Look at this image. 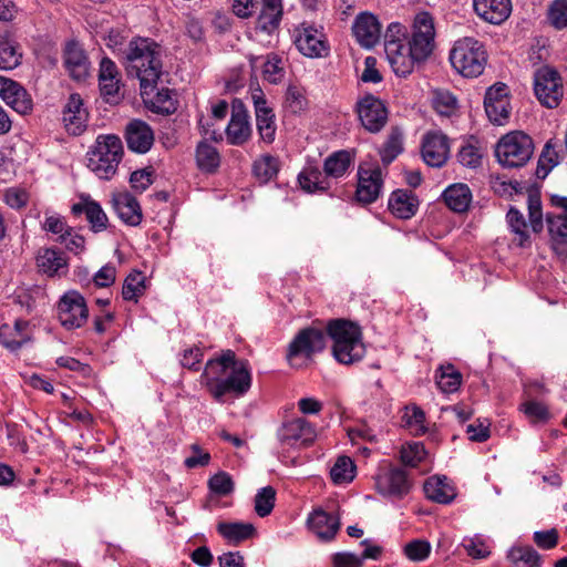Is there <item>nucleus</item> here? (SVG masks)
Wrapping results in <instances>:
<instances>
[{"mask_svg": "<svg viewBox=\"0 0 567 567\" xmlns=\"http://www.w3.org/2000/svg\"><path fill=\"white\" fill-rule=\"evenodd\" d=\"M275 502V488L271 486H265L260 488L255 496L254 509L259 517H266L272 512Z\"/></svg>", "mask_w": 567, "mask_h": 567, "instance_id": "3c124183", "label": "nucleus"}, {"mask_svg": "<svg viewBox=\"0 0 567 567\" xmlns=\"http://www.w3.org/2000/svg\"><path fill=\"white\" fill-rule=\"evenodd\" d=\"M388 207L395 217L409 219L415 215L419 200L412 192L398 189L391 194Z\"/></svg>", "mask_w": 567, "mask_h": 567, "instance_id": "c756f323", "label": "nucleus"}, {"mask_svg": "<svg viewBox=\"0 0 567 567\" xmlns=\"http://www.w3.org/2000/svg\"><path fill=\"white\" fill-rule=\"evenodd\" d=\"M352 163L353 156L349 151H337L324 159L323 172L328 178H340L346 175Z\"/></svg>", "mask_w": 567, "mask_h": 567, "instance_id": "c9c22d12", "label": "nucleus"}, {"mask_svg": "<svg viewBox=\"0 0 567 567\" xmlns=\"http://www.w3.org/2000/svg\"><path fill=\"white\" fill-rule=\"evenodd\" d=\"M196 162L205 172H214L220 163L217 150L206 142H200L196 148Z\"/></svg>", "mask_w": 567, "mask_h": 567, "instance_id": "49530a36", "label": "nucleus"}, {"mask_svg": "<svg viewBox=\"0 0 567 567\" xmlns=\"http://www.w3.org/2000/svg\"><path fill=\"white\" fill-rule=\"evenodd\" d=\"M27 328L28 322L22 320H17L13 327L2 326L0 328V343L11 351L20 349L29 340L25 332Z\"/></svg>", "mask_w": 567, "mask_h": 567, "instance_id": "72a5a7b5", "label": "nucleus"}, {"mask_svg": "<svg viewBox=\"0 0 567 567\" xmlns=\"http://www.w3.org/2000/svg\"><path fill=\"white\" fill-rule=\"evenodd\" d=\"M404 38L405 29L401 23L389 24L384 35V52L393 71L420 68L432 54L435 29L430 13H417L413 21L411 38L408 42H404Z\"/></svg>", "mask_w": 567, "mask_h": 567, "instance_id": "f257e3e1", "label": "nucleus"}, {"mask_svg": "<svg viewBox=\"0 0 567 567\" xmlns=\"http://www.w3.org/2000/svg\"><path fill=\"white\" fill-rule=\"evenodd\" d=\"M117 75L118 73H100L99 76L101 95L110 104H117L123 97Z\"/></svg>", "mask_w": 567, "mask_h": 567, "instance_id": "4c0bfd02", "label": "nucleus"}, {"mask_svg": "<svg viewBox=\"0 0 567 567\" xmlns=\"http://www.w3.org/2000/svg\"><path fill=\"white\" fill-rule=\"evenodd\" d=\"M403 551L410 560L423 561L431 553V544L424 539H414L404 546Z\"/></svg>", "mask_w": 567, "mask_h": 567, "instance_id": "680f3d73", "label": "nucleus"}, {"mask_svg": "<svg viewBox=\"0 0 567 567\" xmlns=\"http://www.w3.org/2000/svg\"><path fill=\"white\" fill-rule=\"evenodd\" d=\"M295 44L308 58H321L329 51L322 32L305 23L295 29Z\"/></svg>", "mask_w": 567, "mask_h": 567, "instance_id": "f3484780", "label": "nucleus"}, {"mask_svg": "<svg viewBox=\"0 0 567 567\" xmlns=\"http://www.w3.org/2000/svg\"><path fill=\"white\" fill-rule=\"evenodd\" d=\"M550 24L558 29L567 28V0H555L548 9Z\"/></svg>", "mask_w": 567, "mask_h": 567, "instance_id": "052dcab7", "label": "nucleus"}, {"mask_svg": "<svg viewBox=\"0 0 567 567\" xmlns=\"http://www.w3.org/2000/svg\"><path fill=\"white\" fill-rule=\"evenodd\" d=\"M495 157L506 168L525 166L533 156V140L522 131L503 135L495 145Z\"/></svg>", "mask_w": 567, "mask_h": 567, "instance_id": "423d86ee", "label": "nucleus"}, {"mask_svg": "<svg viewBox=\"0 0 567 567\" xmlns=\"http://www.w3.org/2000/svg\"><path fill=\"white\" fill-rule=\"evenodd\" d=\"M153 173L151 167L133 172L130 177L132 188L137 193L145 192L153 184Z\"/></svg>", "mask_w": 567, "mask_h": 567, "instance_id": "69168bd1", "label": "nucleus"}, {"mask_svg": "<svg viewBox=\"0 0 567 567\" xmlns=\"http://www.w3.org/2000/svg\"><path fill=\"white\" fill-rule=\"evenodd\" d=\"M217 532L229 543L239 544L256 534V528L250 523L221 522L217 525Z\"/></svg>", "mask_w": 567, "mask_h": 567, "instance_id": "f704fd0d", "label": "nucleus"}, {"mask_svg": "<svg viewBox=\"0 0 567 567\" xmlns=\"http://www.w3.org/2000/svg\"><path fill=\"white\" fill-rule=\"evenodd\" d=\"M284 14L282 0H261L257 29L271 34L278 30Z\"/></svg>", "mask_w": 567, "mask_h": 567, "instance_id": "c85d7f7f", "label": "nucleus"}, {"mask_svg": "<svg viewBox=\"0 0 567 567\" xmlns=\"http://www.w3.org/2000/svg\"><path fill=\"white\" fill-rule=\"evenodd\" d=\"M410 487L406 473L401 468H382L375 475V488L383 496L401 498L409 493Z\"/></svg>", "mask_w": 567, "mask_h": 567, "instance_id": "6ab92c4d", "label": "nucleus"}, {"mask_svg": "<svg viewBox=\"0 0 567 567\" xmlns=\"http://www.w3.org/2000/svg\"><path fill=\"white\" fill-rule=\"evenodd\" d=\"M520 410L533 422H546L549 419V411L545 404L537 401H528L520 405Z\"/></svg>", "mask_w": 567, "mask_h": 567, "instance_id": "0e129e2a", "label": "nucleus"}, {"mask_svg": "<svg viewBox=\"0 0 567 567\" xmlns=\"http://www.w3.org/2000/svg\"><path fill=\"white\" fill-rule=\"evenodd\" d=\"M476 14L492 24H501L508 19L512 12L511 0H473Z\"/></svg>", "mask_w": 567, "mask_h": 567, "instance_id": "a878e982", "label": "nucleus"}, {"mask_svg": "<svg viewBox=\"0 0 567 567\" xmlns=\"http://www.w3.org/2000/svg\"><path fill=\"white\" fill-rule=\"evenodd\" d=\"M506 219L512 233L515 235L513 241L519 247L529 245L527 224L523 214L518 209L511 207L507 212Z\"/></svg>", "mask_w": 567, "mask_h": 567, "instance_id": "a19ab883", "label": "nucleus"}, {"mask_svg": "<svg viewBox=\"0 0 567 567\" xmlns=\"http://www.w3.org/2000/svg\"><path fill=\"white\" fill-rule=\"evenodd\" d=\"M362 126L371 132H380L388 122V110L381 100L373 95L362 97L357 105Z\"/></svg>", "mask_w": 567, "mask_h": 567, "instance_id": "dca6fc26", "label": "nucleus"}, {"mask_svg": "<svg viewBox=\"0 0 567 567\" xmlns=\"http://www.w3.org/2000/svg\"><path fill=\"white\" fill-rule=\"evenodd\" d=\"M252 169L259 181L268 182L278 173V159L269 154L262 155L255 161Z\"/></svg>", "mask_w": 567, "mask_h": 567, "instance_id": "603ef678", "label": "nucleus"}, {"mask_svg": "<svg viewBox=\"0 0 567 567\" xmlns=\"http://www.w3.org/2000/svg\"><path fill=\"white\" fill-rule=\"evenodd\" d=\"M357 175L355 199L363 205L374 203L380 197L383 187L381 168L378 165L361 164Z\"/></svg>", "mask_w": 567, "mask_h": 567, "instance_id": "f8f14e48", "label": "nucleus"}, {"mask_svg": "<svg viewBox=\"0 0 567 567\" xmlns=\"http://www.w3.org/2000/svg\"><path fill=\"white\" fill-rule=\"evenodd\" d=\"M74 215L84 214L94 233H100L106 229L109 218L101 207V205L87 197H81V200L72 206Z\"/></svg>", "mask_w": 567, "mask_h": 567, "instance_id": "cd10ccee", "label": "nucleus"}, {"mask_svg": "<svg viewBox=\"0 0 567 567\" xmlns=\"http://www.w3.org/2000/svg\"><path fill=\"white\" fill-rule=\"evenodd\" d=\"M402 132L398 127H393L388 140L380 151L381 161L384 165L392 163L402 152Z\"/></svg>", "mask_w": 567, "mask_h": 567, "instance_id": "8fccbe9b", "label": "nucleus"}, {"mask_svg": "<svg viewBox=\"0 0 567 567\" xmlns=\"http://www.w3.org/2000/svg\"><path fill=\"white\" fill-rule=\"evenodd\" d=\"M208 486L213 493L219 496L229 495L234 491L231 476L226 472H219L212 476L208 481Z\"/></svg>", "mask_w": 567, "mask_h": 567, "instance_id": "e2e57ef3", "label": "nucleus"}, {"mask_svg": "<svg viewBox=\"0 0 567 567\" xmlns=\"http://www.w3.org/2000/svg\"><path fill=\"white\" fill-rule=\"evenodd\" d=\"M424 492L429 499L447 504L455 497V489L446 477L433 476L424 483Z\"/></svg>", "mask_w": 567, "mask_h": 567, "instance_id": "2f4dec72", "label": "nucleus"}, {"mask_svg": "<svg viewBox=\"0 0 567 567\" xmlns=\"http://www.w3.org/2000/svg\"><path fill=\"white\" fill-rule=\"evenodd\" d=\"M327 333L331 338L332 353L342 364L360 361L365 354L362 331L359 324L346 319H333L327 324Z\"/></svg>", "mask_w": 567, "mask_h": 567, "instance_id": "7ed1b4c3", "label": "nucleus"}, {"mask_svg": "<svg viewBox=\"0 0 567 567\" xmlns=\"http://www.w3.org/2000/svg\"><path fill=\"white\" fill-rule=\"evenodd\" d=\"M0 97L21 115L29 114L32 111V99L27 90L18 82L2 75H0Z\"/></svg>", "mask_w": 567, "mask_h": 567, "instance_id": "412c9836", "label": "nucleus"}, {"mask_svg": "<svg viewBox=\"0 0 567 567\" xmlns=\"http://www.w3.org/2000/svg\"><path fill=\"white\" fill-rule=\"evenodd\" d=\"M403 425L414 435H423L427 431L425 413L415 405H406L402 415Z\"/></svg>", "mask_w": 567, "mask_h": 567, "instance_id": "ea45409f", "label": "nucleus"}, {"mask_svg": "<svg viewBox=\"0 0 567 567\" xmlns=\"http://www.w3.org/2000/svg\"><path fill=\"white\" fill-rule=\"evenodd\" d=\"M126 59L134 71H161V48L151 39L136 38L128 44Z\"/></svg>", "mask_w": 567, "mask_h": 567, "instance_id": "1a4fd4ad", "label": "nucleus"}, {"mask_svg": "<svg viewBox=\"0 0 567 567\" xmlns=\"http://www.w3.org/2000/svg\"><path fill=\"white\" fill-rule=\"evenodd\" d=\"M123 157V144L114 134H102L87 152V167L99 178L109 181L117 172Z\"/></svg>", "mask_w": 567, "mask_h": 567, "instance_id": "20e7f679", "label": "nucleus"}, {"mask_svg": "<svg viewBox=\"0 0 567 567\" xmlns=\"http://www.w3.org/2000/svg\"><path fill=\"white\" fill-rule=\"evenodd\" d=\"M89 318L84 297L76 290L66 291L58 302V319L68 330L81 328Z\"/></svg>", "mask_w": 567, "mask_h": 567, "instance_id": "9b49d317", "label": "nucleus"}, {"mask_svg": "<svg viewBox=\"0 0 567 567\" xmlns=\"http://www.w3.org/2000/svg\"><path fill=\"white\" fill-rule=\"evenodd\" d=\"M250 116L246 110L233 111L226 127V138L230 145H243L251 136Z\"/></svg>", "mask_w": 567, "mask_h": 567, "instance_id": "bb28decb", "label": "nucleus"}, {"mask_svg": "<svg viewBox=\"0 0 567 567\" xmlns=\"http://www.w3.org/2000/svg\"><path fill=\"white\" fill-rule=\"evenodd\" d=\"M42 228L45 231L52 233L58 235V241H63L65 238H68L69 229L71 228L68 226L64 217L58 215V214H51L45 216V219L42 224Z\"/></svg>", "mask_w": 567, "mask_h": 567, "instance_id": "bf43d9fd", "label": "nucleus"}, {"mask_svg": "<svg viewBox=\"0 0 567 567\" xmlns=\"http://www.w3.org/2000/svg\"><path fill=\"white\" fill-rule=\"evenodd\" d=\"M284 107L292 114H301L308 109L305 90L297 84H289L286 91Z\"/></svg>", "mask_w": 567, "mask_h": 567, "instance_id": "c03bdc74", "label": "nucleus"}, {"mask_svg": "<svg viewBox=\"0 0 567 567\" xmlns=\"http://www.w3.org/2000/svg\"><path fill=\"white\" fill-rule=\"evenodd\" d=\"M281 443L291 447H305L312 444L317 437L316 426L303 417L285 422L278 431Z\"/></svg>", "mask_w": 567, "mask_h": 567, "instance_id": "2eb2a0df", "label": "nucleus"}, {"mask_svg": "<svg viewBox=\"0 0 567 567\" xmlns=\"http://www.w3.org/2000/svg\"><path fill=\"white\" fill-rule=\"evenodd\" d=\"M547 227L554 241L564 244L567 240V214H547Z\"/></svg>", "mask_w": 567, "mask_h": 567, "instance_id": "864d4df0", "label": "nucleus"}, {"mask_svg": "<svg viewBox=\"0 0 567 567\" xmlns=\"http://www.w3.org/2000/svg\"><path fill=\"white\" fill-rule=\"evenodd\" d=\"M484 107L488 120L495 125H505L511 116L509 90L504 83L489 86L485 93Z\"/></svg>", "mask_w": 567, "mask_h": 567, "instance_id": "ddd939ff", "label": "nucleus"}, {"mask_svg": "<svg viewBox=\"0 0 567 567\" xmlns=\"http://www.w3.org/2000/svg\"><path fill=\"white\" fill-rule=\"evenodd\" d=\"M169 73H136L140 80L141 97L147 110L168 115L176 111L174 91L164 85L163 75Z\"/></svg>", "mask_w": 567, "mask_h": 567, "instance_id": "39448f33", "label": "nucleus"}, {"mask_svg": "<svg viewBox=\"0 0 567 567\" xmlns=\"http://www.w3.org/2000/svg\"><path fill=\"white\" fill-rule=\"evenodd\" d=\"M450 61L455 71H483L487 63V53L482 43L474 38L455 41Z\"/></svg>", "mask_w": 567, "mask_h": 567, "instance_id": "0eeeda50", "label": "nucleus"}, {"mask_svg": "<svg viewBox=\"0 0 567 567\" xmlns=\"http://www.w3.org/2000/svg\"><path fill=\"white\" fill-rule=\"evenodd\" d=\"M112 207L118 218L130 226L141 224L143 214L137 199L128 192H117L112 194Z\"/></svg>", "mask_w": 567, "mask_h": 567, "instance_id": "5701e85b", "label": "nucleus"}, {"mask_svg": "<svg viewBox=\"0 0 567 567\" xmlns=\"http://www.w3.org/2000/svg\"><path fill=\"white\" fill-rule=\"evenodd\" d=\"M352 33L362 48L372 49L380 42L382 25L375 14L364 11L355 17Z\"/></svg>", "mask_w": 567, "mask_h": 567, "instance_id": "aec40b11", "label": "nucleus"}, {"mask_svg": "<svg viewBox=\"0 0 567 567\" xmlns=\"http://www.w3.org/2000/svg\"><path fill=\"white\" fill-rule=\"evenodd\" d=\"M64 65L68 69H82L86 71L90 68L89 58L83 48L75 41H70L65 44Z\"/></svg>", "mask_w": 567, "mask_h": 567, "instance_id": "79ce46f5", "label": "nucleus"}, {"mask_svg": "<svg viewBox=\"0 0 567 567\" xmlns=\"http://www.w3.org/2000/svg\"><path fill=\"white\" fill-rule=\"evenodd\" d=\"M450 154L447 137L441 132H429L422 142V156L424 162L432 167L443 166Z\"/></svg>", "mask_w": 567, "mask_h": 567, "instance_id": "4be33fe9", "label": "nucleus"}, {"mask_svg": "<svg viewBox=\"0 0 567 567\" xmlns=\"http://www.w3.org/2000/svg\"><path fill=\"white\" fill-rule=\"evenodd\" d=\"M556 143L554 140H549L546 142L542 154L538 159V165L536 169V174L538 177L545 178L548 173L558 165L559 163V154L556 151Z\"/></svg>", "mask_w": 567, "mask_h": 567, "instance_id": "de8ad7c7", "label": "nucleus"}, {"mask_svg": "<svg viewBox=\"0 0 567 567\" xmlns=\"http://www.w3.org/2000/svg\"><path fill=\"white\" fill-rule=\"evenodd\" d=\"M250 94L256 116V127L261 142L272 144L276 140L277 124L274 110L258 83H250Z\"/></svg>", "mask_w": 567, "mask_h": 567, "instance_id": "9d476101", "label": "nucleus"}, {"mask_svg": "<svg viewBox=\"0 0 567 567\" xmlns=\"http://www.w3.org/2000/svg\"><path fill=\"white\" fill-rule=\"evenodd\" d=\"M307 525L320 539L331 540L340 529V517L319 507L309 514Z\"/></svg>", "mask_w": 567, "mask_h": 567, "instance_id": "b1692460", "label": "nucleus"}, {"mask_svg": "<svg viewBox=\"0 0 567 567\" xmlns=\"http://www.w3.org/2000/svg\"><path fill=\"white\" fill-rule=\"evenodd\" d=\"M462 383V374L452 365H442L436 372V384L445 393H454Z\"/></svg>", "mask_w": 567, "mask_h": 567, "instance_id": "37998d69", "label": "nucleus"}, {"mask_svg": "<svg viewBox=\"0 0 567 567\" xmlns=\"http://www.w3.org/2000/svg\"><path fill=\"white\" fill-rule=\"evenodd\" d=\"M432 105L434 110L445 116H450L457 107L455 96L447 91H434Z\"/></svg>", "mask_w": 567, "mask_h": 567, "instance_id": "6e6d98bb", "label": "nucleus"}, {"mask_svg": "<svg viewBox=\"0 0 567 567\" xmlns=\"http://www.w3.org/2000/svg\"><path fill=\"white\" fill-rule=\"evenodd\" d=\"M400 455L402 463L409 466H416L425 458L426 452L422 443L413 442L403 445Z\"/></svg>", "mask_w": 567, "mask_h": 567, "instance_id": "13d9d810", "label": "nucleus"}, {"mask_svg": "<svg viewBox=\"0 0 567 567\" xmlns=\"http://www.w3.org/2000/svg\"><path fill=\"white\" fill-rule=\"evenodd\" d=\"M326 333L318 328L309 327L300 330L289 343L287 360L291 367L300 368V359L309 360L326 347Z\"/></svg>", "mask_w": 567, "mask_h": 567, "instance_id": "6e6552de", "label": "nucleus"}, {"mask_svg": "<svg viewBox=\"0 0 567 567\" xmlns=\"http://www.w3.org/2000/svg\"><path fill=\"white\" fill-rule=\"evenodd\" d=\"M89 111L83 99L78 93H72L62 109V124L65 131L74 136L81 135L87 127Z\"/></svg>", "mask_w": 567, "mask_h": 567, "instance_id": "a211bd4d", "label": "nucleus"}, {"mask_svg": "<svg viewBox=\"0 0 567 567\" xmlns=\"http://www.w3.org/2000/svg\"><path fill=\"white\" fill-rule=\"evenodd\" d=\"M3 200L9 207L20 209L27 206L29 193L23 188L10 187L4 190Z\"/></svg>", "mask_w": 567, "mask_h": 567, "instance_id": "338daca9", "label": "nucleus"}, {"mask_svg": "<svg viewBox=\"0 0 567 567\" xmlns=\"http://www.w3.org/2000/svg\"><path fill=\"white\" fill-rule=\"evenodd\" d=\"M298 182L300 187L308 192H324L330 188V183L319 167L313 165H307L298 175Z\"/></svg>", "mask_w": 567, "mask_h": 567, "instance_id": "473e14b6", "label": "nucleus"}, {"mask_svg": "<svg viewBox=\"0 0 567 567\" xmlns=\"http://www.w3.org/2000/svg\"><path fill=\"white\" fill-rule=\"evenodd\" d=\"M146 290V277L143 272L133 270L127 275L122 287V297L124 300L137 302L138 298Z\"/></svg>", "mask_w": 567, "mask_h": 567, "instance_id": "58836bf2", "label": "nucleus"}, {"mask_svg": "<svg viewBox=\"0 0 567 567\" xmlns=\"http://www.w3.org/2000/svg\"><path fill=\"white\" fill-rule=\"evenodd\" d=\"M534 93L543 106L557 107L564 95V80L560 73H535Z\"/></svg>", "mask_w": 567, "mask_h": 567, "instance_id": "4468645a", "label": "nucleus"}, {"mask_svg": "<svg viewBox=\"0 0 567 567\" xmlns=\"http://www.w3.org/2000/svg\"><path fill=\"white\" fill-rule=\"evenodd\" d=\"M126 143L131 151L144 154L154 143V132L146 122L132 120L126 125Z\"/></svg>", "mask_w": 567, "mask_h": 567, "instance_id": "393cba45", "label": "nucleus"}, {"mask_svg": "<svg viewBox=\"0 0 567 567\" xmlns=\"http://www.w3.org/2000/svg\"><path fill=\"white\" fill-rule=\"evenodd\" d=\"M508 558L517 567H539L540 565L539 554L529 546L512 548Z\"/></svg>", "mask_w": 567, "mask_h": 567, "instance_id": "09e8293b", "label": "nucleus"}, {"mask_svg": "<svg viewBox=\"0 0 567 567\" xmlns=\"http://www.w3.org/2000/svg\"><path fill=\"white\" fill-rule=\"evenodd\" d=\"M200 380L213 398L223 402L228 393L238 398L249 391L251 372L246 360H237L234 351L226 350L207 361Z\"/></svg>", "mask_w": 567, "mask_h": 567, "instance_id": "f03ea898", "label": "nucleus"}, {"mask_svg": "<svg viewBox=\"0 0 567 567\" xmlns=\"http://www.w3.org/2000/svg\"><path fill=\"white\" fill-rule=\"evenodd\" d=\"M463 546L466 553L475 559L486 558L491 554L486 542L478 536L464 539Z\"/></svg>", "mask_w": 567, "mask_h": 567, "instance_id": "774afa93", "label": "nucleus"}, {"mask_svg": "<svg viewBox=\"0 0 567 567\" xmlns=\"http://www.w3.org/2000/svg\"><path fill=\"white\" fill-rule=\"evenodd\" d=\"M442 196L446 206L455 213L466 212L472 203V192L463 183L450 185Z\"/></svg>", "mask_w": 567, "mask_h": 567, "instance_id": "7c9ffc66", "label": "nucleus"}, {"mask_svg": "<svg viewBox=\"0 0 567 567\" xmlns=\"http://www.w3.org/2000/svg\"><path fill=\"white\" fill-rule=\"evenodd\" d=\"M38 267L47 275H59L60 270L65 269L68 264L64 256L51 248H45L39 251L37 257Z\"/></svg>", "mask_w": 567, "mask_h": 567, "instance_id": "e433bc0d", "label": "nucleus"}, {"mask_svg": "<svg viewBox=\"0 0 567 567\" xmlns=\"http://www.w3.org/2000/svg\"><path fill=\"white\" fill-rule=\"evenodd\" d=\"M330 476L334 484H347L355 477V465L348 456H339L330 470Z\"/></svg>", "mask_w": 567, "mask_h": 567, "instance_id": "a18cd8bd", "label": "nucleus"}, {"mask_svg": "<svg viewBox=\"0 0 567 567\" xmlns=\"http://www.w3.org/2000/svg\"><path fill=\"white\" fill-rule=\"evenodd\" d=\"M21 53L9 41L0 42V70L12 71L20 64Z\"/></svg>", "mask_w": 567, "mask_h": 567, "instance_id": "4d7b16f0", "label": "nucleus"}, {"mask_svg": "<svg viewBox=\"0 0 567 567\" xmlns=\"http://www.w3.org/2000/svg\"><path fill=\"white\" fill-rule=\"evenodd\" d=\"M250 66L252 71H282L284 62L277 53H267L250 58Z\"/></svg>", "mask_w": 567, "mask_h": 567, "instance_id": "5fc2aeb1", "label": "nucleus"}]
</instances>
